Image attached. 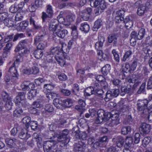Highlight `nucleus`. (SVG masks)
I'll return each instance as SVG.
<instances>
[{
  "mask_svg": "<svg viewBox=\"0 0 152 152\" xmlns=\"http://www.w3.org/2000/svg\"><path fill=\"white\" fill-rule=\"evenodd\" d=\"M0 16L1 18V21L3 20L5 21L8 18V13L5 12H0Z\"/></svg>",
  "mask_w": 152,
  "mask_h": 152,
  "instance_id": "obj_61",
  "label": "nucleus"
},
{
  "mask_svg": "<svg viewBox=\"0 0 152 152\" xmlns=\"http://www.w3.org/2000/svg\"><path fill=\"white\" fill-rule=\"evenodd\" d=\"M137 61L136 60H134L130 64V69L132 72H133L136 69L137 66Z\"/></svg>",
  "mask_w": 152,
  "mask_h": 152,
  "instance_id": "obj_63",
  "label": "nucleus"
},
{
  "mask_svg": "<svg viewBox=\"0 0 152 152\" xmlns=\"http://www.w3.org/2000/svg\"><path fill=\"white\" fill-rule=\"evenodd\" d=\"M51 54L55 55L56 60L59 63H61L63 61V54L61 48L56 47L51 49Z\"/></svg>",
  "mask_w": 152,
  "mask_h": 152,
  "instance_id": "obj_3",
  "label": "nucleus"
},
{
  "mask_svg": "<svg viewBox=\"0 0 152 152\" xmlns=\"http://www.w3.org/2000/svg\"><path fill=\"white\" fill-rule=\"evenodd\" d=\"M66 121L63 118H61L59 117V119L55 120V123L53 124H51L49 126V129L52 131H53L56 129V128L63 127L65 126V124Z\"/></svg>",
  "mask_w": 152,
  "mask_h": 152,
  "instance_id": "obj_6",
  "label": "nucleus"
},
{
  "mask_svg": "<svg viewBox=\"0 0 152 152\" xmlns=\"http://www.w3.org/2000/svg\"><path fill=\"white\" fill-rule=\"evenodd\" d=\"M55 138L53 136L50 138L51 140L45 141L43 143V148L44 152H62L60 147H58L57 141L54 140Z\"/></svg>",
  "mask_w": 152,
  "mask_h": 152,
  "instance_id": "obj_2",
  "label": "nucleus"
},
{
  "mask_svg": "<svg viewBox=\"0 0 152 152\" xmlns=\"http://www.w3.org/2000/svg\"><path fill=\"white\" fill-rule=\"evenodd\" d=\"M131 130L130 126H124L121 129V132L122 134L125 135L130 133Z\"/></svg>",
  "mask_w": 152,
  "mask_h": 152,
  "instance_id": "obj_41",
  "label": "nucleus"
},
{
  "mask_svg": "<svg viewBox=\"0 0 152 152\" xmlns=\"http://www.w3.org/2000/svg\"><path fill=\"white\" fill-rule=\"evenodd\" d=\"M55 86V85L52 83L45 84L44 86L43 91H47V92H50Z\"/></svg>",
  "mask_w": 152,
  "mask_h": 152,
  "instance_id": "obj_32",
  "label": "nucleus"
},
{
  "mask_svg": "<svg viewBox=\"0 0 152 152\" xmlns=\"http://www.w3.org/2000/svg\"><path fill=\"white\" fill-rule=\"evenodd\" d=\"M147 100L144 99H139L137 101V108L138 111H142L143 114H146L148 113L147 111V104L148 103Z\"/></svg>",
  "mask_w": 152,
  "mask_h": 152,
  "instance_id": "obj_5",
  "label": "nucleus"
},
{
  "mask_svg": "<svg viewBox=\"0 0 152 152\" xmlns=\"http://www.w3.org/2000/svg\"><path fill=\"white\" fill-rule=\"evenodd\" d=\"M28 23V21H23L20 23L19 26L21 30H24L27 27Z\"/></svg>",
  "mask_w": 152,
  "mask_h": 152,
  "instance_id": "obj_49",
  "label": "nucleus"
},
{
  "mask_svg": "<svg viewBox=\"0 0 152 152\" xmlns=\"http://www.w3.org/2000/svg\"><path fill=\"white\" fill-rule=\"evenodd\" d=\"M16 6V3L11 6L9 9L10 12L12 13H15L16 12L19 10Z\"/></svg>",
  "mask_w": 152,
  "mask_h": 152,
  "instance_id": "obj_52",
  "label": "nucleus"
},
{
  "mask_svg": "<svg viewBox=\"0 0 152 152\" xmlns=\"http://www.w3.org/2000/svg\"><path fill=\"white\" fill-rule=\"evenodd\" d=\"M22 121L24 124H25V126L27 128H28L30 124L31 118L29 117H26L23 118Z\"/></svg>",
  "mask_w": 152,
  "mask_h": 152,
  "instance_id": "obj_42",
  "label": "nucleus"
},
{
  "mask_svg": "<svg viewBox=\"0 0 152 152\" xmlns=\"http://www.w3.org/2000/svg\"><path fill=\"white\" fill-rule=\"evenodd\" d=\"M51 54L55 55L56 60L59 63H61L63 61V54L61 48L56 47L51 49Z\"/></svg>",
  "mask_w": 152,
  "mask_h": 152,
  "instance_id": "obj_4",
  "label": "nucleus"
},
{
  "mask_svg": "<svg viewBox=\"0 0 152 152\" xmlns=\"http://www.w3.org/2000/svg\"><path fill=\"white\" fill-rule=\"evenodd\" d=\"M16 105L19 107H26L28 105V104L25 99H20V100H14Z\"/></svg>",
  "mask_w": 152,
  "mask_h": 152,
  "instance_id": "obj_19",
  "label": "nucleus"
},
{
  "mask_svg": "<svg viewBox=\"0 0 152 152\" xmlns=\"http://www.w3.org/2000/svg\"><path fill=\"white\" fill-rule=\"evenodd\" d=\"M69 139L68 138H66L63 136L61 134L59 133L57 137V140L58 142H63V143H68L69 141Z\"/></svg>",
  "mask_w": 152,
  "mask_h": 152,
  "instance_id": "obj_31",
  "label": "nucleus"
},
{
  "mask_svg": "<svg viewBox=\"0 0 152 152\" xmlns=\"http://www.w3.org/2000/svg\"><path fill=\"white\" fill-rule=\"evenodd\" d=\"M46 13L49 16H52L53 15V10L52 6L50 5H48L46 6Z\"/></svg>",
  "mask_w": 152,
  "mask_h": 152,
  "instance_id": "obj_54",
  "label": "nucleus"
},
{
  "mask_svg": "<svg viewBox=\"0 0 152 152\" xmlns=\"http://www.w3.org/2000/svg\"><path fill=\"white\" fill-rule=\"evenodd\" d=\"M28 44V41L26 40H22L20 41L15 50V51L17 52L19 51L26 48Z\"/></svg>",
  "mask_w": 152,
  "mask_h": 152,
  "instance_id": "obj_15",
  "label": "nucleus"
},
{
  "mask_svg": "<svg viewBox=\"0 0 152 152\" xmlns=\"http://www.w3.org/2000/svg\"><path fill=\"white\" fill-rule=\"evenodd\" d=\"M4 23L5 26L9 27H12L14 26L13 21L9 18L4 21Z\"/></svg>",
  "mask_w": 152,
  "mask_h": 152,
  "instance_id": "obj_51",
  "label": "nucleus"
},
{
  "mask_svg": "<svg viewBox=\"0 0 152 152\" xmlns=\"http://www.w3.org/2000/svg\"><path fill=\"white\" fill-rule=\"evenodd\" d=\"M152 49V46L151 45L145 43L143 45V48L142 49V52L146 54V56L145 58L146 57L149 56V54L151 53V50Z\"/></svg>",
  "mask_w": 152,
  "mask_h": 152,
  "instance_id": "obj_14",
  "label": "nucleus"
},
{
  "mask_svg": "<svg viewBox=\"0 0 152 152\" xmlns=\"http://www.w3.org/2000/svg\"><path fill=\"white\" fill-rule=\"evenodd\" d=\"M119 93V91L118 89H113L108 90L106 94L104 99L105 101L108 102L113 98L116 97Z\"/></svg>",
  "mask_w": 152,
  "mask_h": 152,
  "instance_id": "obj_7",
  "label": "nucleus"
},
{
  "mask_svg": "<svg viewBox=\"0 0 152 152\" xmlns=\"http://www.w3.org/2000/svg\"><path fill=\"white\" fill-rule=\"evenodd\" d=\"M130 37L132 38V39L130 40V44L132 46H133L136 44V42L135 41L134 42H133V44H132L131 42L132 39H137V33L135 31H133L132 32L131 34Z\"/></svg>",
  "mask_w": 152,
  "mask_h": 152,
  "instance_id": "obj_50",
  "label": "nucleus"
},
{
  "mask_svg": "<svg viewBox=\"0 0 152 152\" xmlns=\"http://www.w3.org/2000/svg\"><path fill=\"white\" fill-rule=\"evenodd\" d=\"M73 101L71 99H66L62 102V106L64 108H69L73 105Z\"/></svg>",
  "mask_w": 152,
  "mask_h": 152,
  "instance_id": "obj_18",
  "label": "nucleus"
},
{
  "mask_svg": "<svg viewBox=\"0 0 152 152\" xmlns=\"http://www.w3.org/2000/svg\"><path fill=\"white\" fill-rule=\"evenodd\" d=\"M117 40L116 35L114 34H112L109 35L108 38V40L109 42L112 43L113 41Z\"/></svg>",
  "mask_w": 152,
  "mask_h": 152,
  "instance_id": "obj_58",
  "label": "nucleus"
},
{
  "mask_svg": "<svg viewBox=\"0 0 152 152\" xmlns=\"http://www.w3.org/2000/svg\"><path fill=\"white\" fill-rule=\"evenodd\" d=\"M75 19V15L72 13H70L68 15L66 16V24L65 26H68L73 22Z\"/></svg>",
  "mask_w": 152,
  "mask_h": 152,
  "instance_id": "obj_21",
  "label": "nucleus"
},
{
  "mask_svg": "<svg viewBox=\"0 0 152 152\" xmlns=\"http://www.w3.org/2000/svg\"><path fill=\"white\" fill-rule=\"evenodd\" d=\"M145 33V30L144 28H141L137 34V39H142L144 36Z\"/></svg>",
  "mask_w": 152,
  "mask_h": 152,
  "instance_id": "obj_36",
  "label": "nucleus"
},
{
  "mask_svg": "<svg viewBox=\"0 0 152 152\" xmlns=\"http://www.w3.org/2000/svg\"><path fill=\"white\" fill-rule=\"evenodd\" d=\"M147 9L144 5L141 6L138 8L137 13L139 15H142L144 14Z\"/></svg>",
  "mask_w": 152,
  "mask_h": 152,
  "instance_id": "obj_33",
  "label": "nucleus"
},
{
  "mask_svg": "<svg viewBox=\"0 0 152 152\" xmlns=\"http://www.w3.org/2000/svg\"><path fill=\"white\" fill-rule=\"evenodd\" d=\"M99 8L103 10H104L106 7V4L104 0L100 1L99 4Z\"/></svg>",
  "mask_w": 152,
  "mask_h": 152,
  "instance_id": "obj_62",
  "label": "nucleus"
},
{
  "mask_svg": "<svg viewBox=\"0 0 152 152\" xmlns=\"http://www.w3.org/2000/svg\"><path fill=\"white\" fill-rule=\"evenodd\" d=\"M151 126L149 124L145 123H143L140 128V130L144 134H148L150 131Z\"/></svg>",
  "mask_w": 152,
  "mask_h": 152,
  "instance_id": "obj_16",
  "label": "nucleus"
},
{
  "mask_svg": "<svg viewBox=\"0 0 152 152\" xmlns=\"http://www.w3.org/2000/svg\"><path fill=\"white\" fill-rule=\"evenodd\" d=\"M79 137H75L76 139H79L80 140H86L87 139V135L86 133L85 132H83L81 134L80 133L78 134Z\"/></svg>",
  "mask_w": 152,
  "mask_h": 152,
  "instance_id": "obj_46",
  "label": "nucleus"
},
{
  "mask_svg": "<svg viewBox=\"0 0 152 152\" xmlns=\"http://www.w3.org/2000/svg\"><path fill=\"white\" fill-rule=\"evenodd\" d=\"M23 57L21 55L19 54L17 55L16 57L15 61L13 63L14 65L16 64L18 65L20 62H21L23 61Z\"/></svg>",
  "mask_w": 152,
  "mask_h": 152,
  "instance_id": "obj_53",
  "label": "nucleus"
},
{
  "mask_svg": "<svg viewBox=\"0 0 152 152\" xmlns=\"http://www.w3.org/2000/svg\"><path fill=\"white\" fill-rule=\"evenodd\" d=\"M111 82L113 84L118 87L121 85V81L118 79L113 78L111 80Z\"/></svg>",
  "mask_w": 152,
  "mask_h": 152,
  "instance_id": "obj_45",
  "label": "nucleus"
},
{
  "mask_svg": "<svg viewBox=\"0 0 152 152\" xmlns=\"http://www.w3.org/2000/svg\"><path fill=\"white\" fill-rule=\"evenodd\" d=\"M44 0H34L33 3L37 7H41L43 5Z\"/></svg>",
  "mask_w": 152,
  "mask_h": 152,
  "instance_id": "obj_57",
  "label": "nucleus"
},
{
  "mask_svg": "<svg viewBox=\"0 0 152 152\" xmlns=\"http://www.w3.org/2000/svg\"><path fill=\"white\" fill-rule=\"evenodd\" d=\"M53 103L54 105L58 108H59L60 106H62V102L60 101L59 99L56 98L54 99Z\"/></svg>",
  "mask_w": 152,
  "mask_h": 152,
  "instance_id": "obj_48",
  "label": "nucleus"
},
{
  "mask_svg": "<svg viewBox=\"0 0 152 152\" xmlns=\"http://www.w3.org/2000/svg\"><path fill=\"white\" fill-rule=\"evenodd\" d=\"M133 93V91L132 86L130 85H128L126 87H123L121 88L120 94L122 96H124L126 94L131 95Z\"/></svg>",
  "mask_w": 152,
  "mask_h": 152,
  "instance_id": "obj_12",
  "label": "nucleus"
},
{
  "mask_svg": "<svg viewBox=\"0 0 152 152\" xmlns=\"http://www.w3.org/2000/svg\"><path fill=\"white\" fill-rule=\"evenodd\" d=\"M111 69V66L110 64H107L101 69V72L104 76H106L109 72Z\"/></svg>",
  "mask_w": 152,
  "mask_h": 152,
  "instance_id": "obj_27",
  "label": "nucleus"
},
{
  "mask_svg": "<svg viewBox=\"0 0 152 152\" xmlns=\"http://www.w3.org/2000/svg\"><path fill=\"white\" fill-rule=\"evenodd\" d=\"M80 29L85 33H88L90 29L89 26L86 23H82L80 24Z\"/></svg>",
  "mask_w": 152,
  "mask_h": 152,
  "instance_id": "obj_29",
  "label": "nucleus"
},
{
  "mask_svg": "<svg viewBox=\"0 0 152 152\" xmlns=\"http://www.w3.org/2000/svg\"><path fill=\"white\" fill-rule=\"evenodd\" d=\"M92 86H90L87 88L85 90V95L87 96H89L93 94H95V92L94 91Z\"/></svg>",
  "mask_w": 152,
  "mask_h": 152,
  "instance_id": "obj_34",
  "label": "nucleus"
},
{
  "mask_svg": "<svg viewBox=\"0 0 152 152\" xmlns=\"http://www.w3.org/2000/svg\"><path fill=\"white\" fill-rule=\"evenodd\" d=\"M147 88L148 90L152 89V74L148 80Z\"/></svg>",
  "mask_w": 152,
  "mask_h": 152,
  "instance_id": "obj_64",
  "label": "nucleus"
},
{
  "mask_svg": "<svg viewBox=\"0 0 152 152\" xmlns=\"http://www.w3.org/2000/svg\"><path fill=\"white\" fill-rule=\"evenodd\" d=\"M113 112L112 113L106 112L102 109L99 110L97 112L98 117L95 121L96 124H100L104 123L111 118V122L109 124L110 126H113L118 125L119 123V115L117 113L115 114H113Z\"/></svg>",
  "mask_w": 152,
  "mask_h": 152,
  "instance_id": "obj_1",
  "label": "nucleus"
},
{
  "mask_svg": "<svg viewBox=\"0 0 152 152\" xmlns=\"http://www.w3.org/2000/svg\"><path fill=\"white\" fill-rule=\"evenodd\" d=\"M71 48L67 46L66 45H62V47L61 48L62 52H63V58H64L66 56V54L68 53L69 51V50Z\"/></svg>",
  "mask_w": 152,
  "mask_h": 152,
  "instance_id": "obj_35",
  "label": "nucleus"
},
{
  "mask_svg": "<svg viewBox=\"0 0 152 152\" xmlns=\"http://www.w3.org/2000/svg\"><path fill=\"white\" fill-rule=\"evenodd\" d=\"M112 53L114 57V59L117 62L119 63L120 61V57L116 49H113L112 50Z\"/></svg>",
  "mask_w": 152,
  "mask_h": 152,
  "instance_id": "obj_37",
  "label": "nucleus"
},
{
  "mask_svg": "<svg viewBox=\"0 0 152 152\" xmlns=\"http://www.w3.org/2000/svg\"><path fill=\"white\" fill-rule=\"evenodd\" d=\"M15 65H14L13 63L12 64L9 69V72L10 73L12 77L17 78L18 74L16 69Z\"/></svg>",
  "mask_w": 152,
  "mask_h": 152,
  "instance_id": "obj_25",
  "label": "nucleus"
},
{
  "mask_svg": "<svg viewBox=\"0 0 152 152\" xmlns=\"http://www.w3.org/2000/svg\"><path fill=\"white\" fill-rule=\"evenodd\" d=\"M35 87V84L29 81L23 82L21 85V87L23 91L33 89Z\"/></svg>",
  "mask_w": 152,
  "mask_h": 152,
  "instance_id": "obj_13",
  "label": "nucleus"
},
{
  "mask_svg": "<svg viewBox=\"0 0 152 152\" xmlns=\"http://www.w3.org/2000/svg\"><path fill=\"white\" fill-rule=\"evenodd\" d=\"M151 141V138L150 137H145L142 140V144L144 147H145L148 145Z\"/></svg>",
  "mask_w": 152,
  "mask_h": 152,
  "instance_id": "obj_59",
  "label": "nucleus"
},
{
  "mask_svg": "<svg viewBox=\"0 0 152 152\" xmlns=\"http://www.w3.org/2000/svg\"><path fill=\"white\" fill-rule=\"evenodd\" d=\"M86 144L82 142H79L74 145L73 151L75 152H85Z\"/></svg>",
  "mask_w": 152,
  "mask_h": 152,
  "instance_id": "obj_10",
  "label": "nucleus"
},
{
  "mask_svg": "<svg viewBox=\"0 0 152 152\" xmlns=\"http://www.w3.org/2000/svg\"><path fill=\"white\" fill-rule=\"evenodd\" d=\"M129 108V106L128 105H122L119 109V110L120 112L124 113L128 111Z\"/></svg>",
  "mask_w": 152,
  "mask_h": 152,
  "instance_id": "obj_60",
  "label": "nucleus"
},
{
  "mask_svg": "<svg viewBox=\"0 0 152 152\" xmlns=\"http://www.w3.org/2000/svg\"><path fill=\"white\" fill-rule=\"evenodd\" d=\"M17 140L15 138H7L6 140V142L10 148L14 147L16 145Z\"/></svg>",
  "mask_w": 152,
  "mask_h": 152,
  "instance_id": "obj_23",
  "label": "nucleus"
},
{
  "mask_svg": "<svg viewBox=\"0 0 152 152\" xmlns=\"http://www.w3.org/2000/svg\"><path fill=\"white\" fill-rule=\"evenodd\" d=\"M1 95L2 98L4 101L12 99L9 96V94L5 91H2Z\"/></svg>",
  "mask_w": 152,
  "mask_h": 152,
  "instance_id": "obj_47",
  "label": "nucleus"
},
{
  "mask_svg": "<svg viewBox=\"0 0 152 152\" xmlns=\"http://www.w3.org/2000/svg\"><path fill=\"white\" fill-rule=\"evenodd\" d=\"M133 54V52L131 49L126 51L125 53L122 61H125L127 59H129L131 57Z\"/></svg>",
  "mask_w": 152,
  "mask_h": 152,
  "instance_id": "obj_28",
  "label": "nucleus"
},
{
  "mask_svg": "<svg viewBox=\"0 0 152 152\" xmlns=\"http://www.w3.org/2000/svg\"><path fill=\"white\" fill-rule=\"evenodd\" d=\"M36 88V87L35 86L33 89H31V90L29 91L28 98L29 99L31 100L35 97L36 96L37 94L38 93L37 91Z\"/></svg>",
  "mask_w": 152,
  "mask_h": 152,
  "instance_id": "obj_26",
  "label": "nucleus"
},
{
  "mask_svg": "<svg viewBox=\"0 0 152 152\" xmlns=\"http://www.w3.org/2000/svg\"><path fill=\"white\" fill-rule=\"evenodd\" d=\"M55 34L59 37L63 38L67 34L68 31L66 29H58Z\"/></svg>",
  "mask_w": 152,
  "mask_h": 152,
  "instance_id": "obj_20",
  "label": "nucleus"
},
{
  "mask_svg": "<svg viewBox=\"0 0 152 152\" xmlns=\"http://www.w3.org/2000/svg\"><path fill=\"white\" fill-rule=\"evenodd\" d=\"M134 20V18L132 15L127 16L125 19L124 18L123 23L125 24V26L127 29L131 28L133 26Z\"/></svg>",
  "mask_w": 152,
  "mask_h": 152,
  "instance_id": "obj_8",
  "label": "nucleus"
},
{
  "mask_svg": "<svg viewBox=\"0 0 152 152\" xmlns=\"http://www.w3.org/2000/svg\"><path fill=\"white\" fill-rule=\"evenodd\" d=\"M101 38L102 39V41L99 40L98 42H96L95 44V47L97 50H99L101 49L102 48L103 46V42L104 41V39L103 37H101Z\"/></svg>",
  "mask_w": 152,
  "mask_h": 152,
  "instance_id": "obj_39",
  "label": "nucleus"
},
{
  "mask_svg": "<svg viewBox=\"0 0 152 152\" xmlns=\"http://www.w3.org/2000/svg\"><path fill=\"white\" fill-rule=\"evenodd\" d=\"M59 27L61 28V26L59 24L57 20H52L49 24V30L50 31H52L53 32Z\"/></svg>",
  "mask_w": 152,
  "mask_h": 152,
  "instance_id": "obj_11",
  "label": "nucleus"
},
{
  "mask_svg": "<svg viewBox=\"0 0 152 152\" xmlns=\"http://www.w3.org/2000/svg\"><path fill=\"white\" fill-rule=\"evenodd\" d=\"M102 25V21L100 19H98L94 22V25L92 28L94 31H97Z\"/></svg>",
  "mask_w": 152,
  "mask_h": 152,
  "instance_id": "obj_30",
  "label": "nucleus"
},
{
  "mask_svg": "<svg viewBox=\"0 0 152 152\" xmlns=\"http://www.w3.org/2000/svg\"><path fill=\"white\" fill-rule=\"evenodd\" d=\"M35 57L37 59H39L42 57L43 55L42 50H40L37 49L34 53Z\"/></svg>",
  "mask_w": 152,
  "mask_h": 152,
  "instance_id": "obj_40",
  "label": "nucleus"
},
{
  "mask_svg": "<svg viewBox=\"0 0 152 152\" xmlns=\"http://www.w3.org/2000/svg\"><path fill=\"white\" fill-rule=\"evenodd\" d=\"M115 140L116 144L118 147L121 148L122 147L124 143V138L121 136H118L115 138L114 139Z\"/></svg>",
  "mask_w": 152,
  "mask_h": 152,
  "instance_id": "obj_24",
  "label": "nucleus"
},
{
  "mask_svg": "<svg viewBox=\"0 0 152 152\" xmlns=\"http://www.w3.org/2000/svg\"><path fill=\"white\" fill-rule=\"evenodd\" d=\"M72 131L73 133H75L74 136V137L75 138L76 137H79L78 135V134L80 133V131L79 130V128L78 126H76L74 127L72 129Z\"/></svg>",
  "mask_w": 152,
  "mask_h": 152,
  "instance_id": "obj_55",
  "label": "nucleus"
},
{
  "mask_svg": "<svg viewBox=\"0 0 152 152\" xmlns=\"http://www.w3.org/2000/svg\"><path fill=\"white\" fill-rule=\"evenodd\" d=\"M18 137L26 142L29 138L31 137V135L28 133L26 129H23L19 133Z\"/></svg>",
  "mask_w": 152,
  "mask_h": 152,
  "instance_id": "obj_17",
  "label": "nucleus"
},
{
  "mask_svg": "<svg viewBox=\"0 0 152 152\" xmlns=\"http://www.w3.org/2000/svg\"><path fill=\"white\" fill-rule=\"evenodd\" d=\"M29 125L30 126L31 129L34 131H36L39 128L37 122L36 121H31Z\"/></svg>",
  "mask_w": 152,
  "mask_h": 152,
  "instance_id": "obj_43",
  "label": "nucleus"
},
{
  "mask_svg": "<svg viewBox=\"0 0 152 152\" xmlns=\"http://www.w3.org/2000/svg\"><path fill=\"white\" fill-rule=\"evenodd\" d=\"M45 35V34H42L40 36L37 35L34 38V44L37 45L40 42L44 41Z\"/></svg>",
  "mask_w": 152,
  "mask_h": 152,
  "instance_id": "obj_22",
  "label": "nucleus"
},
{
  "mask_svg": "<svg viewBox=\"0 0 152 152\" xmlns=\"http://www.w3.org/2000/svg\"><path fill=\"white\" fill-rule=\"evenodd\" d=\"M92 9L91 7L87 8L82 11L80 15L83 20H88L89 18Z\"/></svg>",
  "mask_w": 152,
  "mask_h": 152,
  "instance_id": "obj_9",
  "label": "nucleus"
},
{
  "mask_svg": "<svg viewBox=\"0 0 152 152\" xmlns=\"http://www.w3.org/2000/svg\"><path fill=\"white\" fill-rule=\"evenodd\" d=\"M12 99L6 101V102L5 107V108L7 110H10L12 108Z\"/></svg>",
  "mask_w": 152,
  "mask_h": 152,
  "instance_id": "obj_56",
  "label": "nucleus"
},
{
  "mask_svg": "<svg viewBox=\"0 0 152 152\" xmlns=\"http://www.w3.org/2000/svg\"><path fill=\"white\" fill-rule=\"evenodd\" d=\"M26 93L24 91H20L18 93V94L14 100H20L25 99Z\"/></svg>",
  "mask_w": 152,
  "mask_h": 152,
  "instance_id": "obj_38",
  "label": "nucleus"
},
{
  "mask_svg": "<svg viewBox=\"0 0 152 152\" xmlns=\"http://www.w3.org/2000/svg\"><path fill=\"white\" fill-rule=\"evenodd\" d=\"M23 113L22 110L20 107L16 109L14 111L13 116L16 117H19Z\"/></svg>",
  "mask_w": 152,
  "mask_h": 152,
  "instance_id": "obj_44",
  "label": "nucleus"
}]
</instances>
